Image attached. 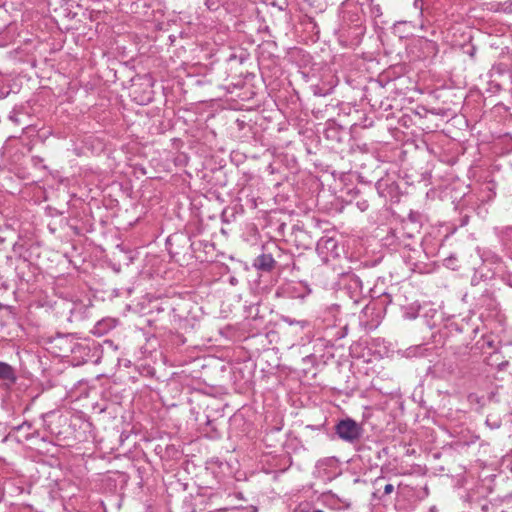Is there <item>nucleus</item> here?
Returning <instances> with one entry per match:
<instances>
[{
	"mask_svg": "<svg viewBox=\"0 0 512 512\" xmlns=\"http://www.w3.org/2000/svg\"><path fill=\"white\" fill-rule=\"evenodd\" d=\"M363 432L364 429L362 425L352 418L342 419L338 421L335 426V433L337 436L344 442L350 444L358 442L361 439Z\"/></svg>",
	"mask_w": 512,
	"mask_h": 512,
	"instance_id": "obj_1",
	"label": "nucleus"
},
{
	"mask_svg": "<svg viewBox=\"0 0 512 512\" xmlns=\"http://www.w3.org/2000/svg\"><path fill=\"white\" fill-rule=\"evenodd\" d=\"M338 243L332 237H322L317 243V250L319 253H326L331 255H338Z\"/></svg>",
	"mask_w": 512,
	"mask_h": 512,
	"instance_id": "obj_2",
	"label": "nucleus"
},
{
	"mask_svg": "<svg viewBox=\"0 0 512 512\" xmlns=\"http://www.w3.org/2000/svg\"><path fill=\"white\" fill-rule=\"evenodd\" d=\"M0 380L15 383L17 380L15 369L8 363L0 361Z\"/></svg>",
	"mask_w": 512,
	"mask_h": 512,
	"instance_id": "obj_3",
	"label": "nucleus"
},
{
	"mask_svg": "<svg viewBox=\"0 0 512 512\" xmlns=\"http://www.w3.org/2000/svg\"><path fill=\"white\" fill-rule=\"evenodd\" d=\"M255 265L261 270L270 271L275 265V260L269 254H262L256 259Z\"/></svg>",
	"mask_w": 512,
	"mask_h": 512,
	"instance_id": "obj_4",
	"label": "nucleus"
},
{
	"mask_svg": "<svg viewBox=\"0 0 512 512\" xmlns=\"http://www.w3.org/2000/svg\"><path fill=\"white\" fill-rule=\"evenodd\" d=\"M312 507L310 502H302L298 505L295 512H311Z\"/></svg>",
	"mask_w": 512,
	"mask_h": 512,
	"instance_id": "obj_5",
	"label": "nucleus"
},
{
	"mask_svg": "<svg viewBox=\"0 0 512 512\" xmlns=\"http://www.w3.org/2000/svg\"><path fill=\"white\" fill-rule=\"evenodd\" d=\"M393 491H394V486L392 484H386L384 486L383 494L390 495Z\"/></svg>",
	"mask_w": 512,
	"mask_h": 512,
	"instance_id": "obj_6",
	"label": "nucleus"
},
{
	"mask_svg": "<svg viewBox=\"0 0 512 512\" xmlns=\"http://www.w3.org/2000/svg\"><path fill=\"white\" fill-rule=\"evenodd\" d=\"M24 428L29 430V429L31 428V423H29V422H24V423H22L21 425H19V426L17 427V429H18V430H22V429H24Z\"/></svg>",
	"mask_w": 512,
	"mask_h": 512,
	"instance_id": "obj_7",
	"label": "nucleus"
},
{
	"mask_svg": "<svg viewBox=\"0 0 512 512\" xmlns=\"http://www.w3.org/2000/svg\"><path fill=\"white\" fill-rule=\"evenodd\" d=\"M382 479H383V477H378V478H376V479H375V481H374V485H378V484H379V482H380Z\"/></svg>",
	"mask_w": 512,
	"mask_h": 512,
	"instance_id": "obj_8",
	"label": "nucleus"
},
{
	"mask_svg": "<svg viewBox=\"0 0 512 512\" xmlns=\"http://www.w3.org/2000/svg\"><path fill=\"white\" fill-rule=\"evenodd\" d=\"M414 350L415 351H423L424 349L419 346V347H416ZM419 355H422V352H419Z\"/></svg>",
	"mask_w": 512,
	"mask_h": 512,
	"instance_id": "obj_9",
	"label": "nucleus"
},
{
	"mask_svg": "<svg viewBox=\"0 0 512 512\" xmlns=\"http://www.w3.org/2000/svg\"><path fill=\"white\" fill-rule=\"evenodd\" d=\"M311 512H324V511L321 509H316V508L312 507Z\"/></svg>",
	"mask_w": 512,
	"mask_h": 512,
	"instance_id": "obj_10",
	"label": "nucleus"
}]
</instances>
